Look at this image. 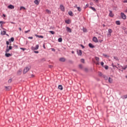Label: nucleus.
Here are the masks:
<instances>
[{"label":"nucleus","instance_id":"nucleus-40","mask_svg":"<svg viewBox=\"0 0 127 127\" xmlns=\"http://www.w3.org/2000/svg\"><path fill=\"white\" fill-rule=\"evenodd\" d=\"M112 65L113 67H114V68H115H115H118V67H117V66L114 65V64H112Z\"/></svg>","mask_w":127,"mask_h":127},{"label":"nucleus","instance_id":"nucleus-19","mask_svg":"<svg viewBox=\"0 0 127 127\" xmlns=\"http://www.w3.org/2000/svg\"><path fill=\"white\" fill-rule=\"evenodd\" d=\"M5 88L6 89L7 91H9L10 90V89H11V87L10 86H8V87H5Z\"/></svg>","mask_w":127,"mask_h":127},{"label":"nucleus","instance_id":"nucleus-43","mask_svg":"<svg viewBox=\"0 0 127 127\" xmlns=\"http://www.w3.org/2000/svg\"><path fill=\"white\" fill-rule=\"evenodd\" d=\"M28 39H33V37H29Z\"/></svg>","mask_w":127,"mask_h":127},{"label":"nucleus","instance_id":"nucleus-12","mask_svg":"<svg viewBox=\"0 0 127 127\" xmlns=\"http://www.w3.org/2000/svg\"><path fill=\"white\" fill-rule=\"evenodd\" d=\"M108 32L109 33V34H108V35H109V36H111V33H112L113 32V30H112L111 29H109L108 30Z\"/></svg>","mask_w":127,"mask_h":127},{"label":"nucleus","instance_id":"nucleus-60","mask_svg":"<svg viewBox=\"0 0 127 127\" xmlns=\"http://www.w3.org/2000/svg\"><path fill=\"white\" fill-rule=\"evenodd\" d=\"M2 22H2V21H0V24H1V23H2Z\"/></svg>","mask_w":127,"mask_h":127},{"label":"nucleus","instance_id":"nucleus-42","mask_svg":"<svg viewBox=\"0 0 127 127\" xmlns=\"http://www.w3.org/2000/svg\"><path fill=\"white\" fill-rule=\"evenodd\" d=\"M43 47L44 48V49H46V47H45V44H43Z\"/></svg>","mask_w":127,"mask_h":127},{"label":"nucleus","instance_id":"nucleus-23","mask_svg":"<svg viewBox=\"0 0 127 127\" xmlns=\"http://www.w3.org/2000/svg\"><path fill=\"white\" fill-rule=\"evenodd\" d=\"M116 23L117 25H121V22L120 21H116Z\"/></svg>","mask_w":127,"mask_h":127},{"label":"nucleus","instance_id":"nucleus-2","mask_svg":"<svg viewBox=\"0 0 127 127\" xmlns=\"http://www.w3.org/2000/svg\"><path fill=\"white\" fill-rule=\"evenodd\" d=\"M30 70V68L28 67H26L23 70V74H26L27 73V71Z\"/></svg>","mask_w":127,"mask_h":127},{"label":"nucleus","instance_id":"nucleus-5","mask_svg":"<svg viewBox=\"0 0 127 127\" xmlns=\"http://www.w3.org/2000/svg\"><path fill=\"white\" fill-rule=\"evenodd\" d=\"M60 8L62 11H65V7L63 5H61L60 6Z\"/></svg>","mask_w":127,"mask_h":127},{"label":"nucleus","instance_id":"nucleus-52","mask_svg":"<svg viewBox=\"0 0 127 127\" xmlns=\"http://www.w3.org/2000/svg\"><path fill=\"white\" fill-rule=\"evenodd\" d=\"M94 0V1H95L96 2H98V1H99V0Z\"/></svg>","mask_w":127,"mask_h":127},{"label":"nucleus","instance_id":"nucleus-27","mask_svg":"<svg viewBox=\"0 0 127 127\" xmlns=\"http://www.w3.org/2000/svg\"><path fill=\"white\" fill-rule=\"evenodd\" d=\"M122 99H127V94L122 97Z\"/></svg>","mask_w":127,"mask_h":127},{"label":"nucleus","instance_id":"nucleus-63","mask_svg":"<svg viewBox=\"0 0 127 127\" xmlns=\"http://www.w3.org/2000/svg\"><path fill=\"white\" fill-rule=\"evenodd\" d=\"M125 33H126V34H127V31H126Z\"/></svg>","mask_w":127,"mask_h":127},{"label":"nucleus","instance_id":"nucleus-16","mask_svg":"<svg viewBox=\"0 0 127 127\" xmlns=\"http://www.w3.org/2000/svg\"><path fill=\"white\" fill-rule=\"evenodd\" d=\"M58 88L59 90H63V87L61 85H59Z\"/></svg>","mask_w":127,"mask_h":127},{"label":"nucleus","instance_id":"nucleus-18","mask_svg":"<svg viewBox=\"0 0 127 127\" xmlns=\"http://www.w3.org/2000/svg\"><path fill=\"white\" fill-rule=\"evenodd\" d=\"M68 14L69 15H70V16H73V12L70 11L68 12Z\"/></svg>","mask_w":127,"mask_h":127},{"label":"nucleus","instance_id":"nucleus-56","mask_svg":"<svg viewBox=\"0 0 127 127\" xmlns=\"http://www.w3.org/2000/svg\"><path fill=\"white\" fill-rule=\"evenodd\" d=\"M19 30H20V31H21V28H19Z\"/></svg>","mask_w":127,"mask_h":127},{"label":"nucleus","instance_id":"nucleus-51","mask_svg":"<svg viewBox=\"0 0 127 127\" xmlns=\"http://www.w3.org/2000/svg\"><path fill=\"white\" fill-rule=\"evenodd\" d=\"M99 76H102V73L101 72H100L99 73Z\"/></svg>","mask_w":127,"mask_h":127},{"label":"nucleus","instance_id":"nucleus-22","mask_svg":"<svg viewBox=\"0 0 127 127\" xmlns=\"http://www.w3.org/2000/svg\"><path fill=\"white\" fill-rule=\"evenodd\" d=\"M35 36L36 37H38L39 38H44L43 36H39V35H35Z\"/></svg>","mask_w":127,"mask_h":127},{"label":"nucleus","instance_id":"nucleus-59","mask_svg":"<svg viewBox=\"0 0 127 127\" xmlns=\"http://www.w3.org/2000/svg\"><path fill=\"white\" fill-rule=\"evenodd\" d=\"M103 27H105L106 26V25L103 24Z\"/></svg>","mask_w":127,"mask_h":127},{"label":"nucleus","instance_id":"nucleus-57","mask_svg":"<svg viewBox=\"0 0 127 127\" xmlns=\"http://www.w3.org/2000/svg\"><path fill=\"white\" fill-rule=\"evenodd\" d=\"M99 42H103V40L99 41Z\"/></svg>","mask_w":127,"mask_h":127},{"label":"nucleus","instance_id":"nucleus-25","mask_svg":"<svg viewBox=\"0 0 127 127\" xmlns=\"http://www.w3.org/2000/svg\"><path fill=\"white\" fill-rule=\"evenodd\" d=\"M65 23H67V24H69L70 23V20H66L65 21Z\"/></svg>","mask_w":127,"mask_h":127},{"label":"nucleus","instance_id":"nucleus-54","mask_svg":"<svg viewBox=\"0 0 127 127\" xmlns=\"http://www.w3.org/2000/svg\"><path fill=\"white\" fill-rule=\"evenodd\" d=\"M52 51H54V52H55V50L54 49H52Z\"/></svg>","mask_w":127,"mask_h":127},{"label":"nucleus","instance_id":"nucleus-10","mask_svg":"<svg viewBox=\"0 0 127 127\" xmlns=\"http://www.w3.org/2000/svg\"><path fill=\"white\" fill-rule=\"evenodd\" d=\"M66 28L67 32H72V30L69 27H66Z\"/></svg>","mask_w":127,"mask_h":127},{"label":"nucleus","instance_id":"nucleus-1","mask_svg":"<svg viewBox=\"0 0 127 127\" xmlns=\"http://www.w3.org/2000/svg\"><path fill=\"white\" fill-rule=\"evenodd\" d=\"M9 44V42L8 41L6 42V49L5 51V53H7L8 52H9V50H11L12 49V47L11 46H9L8 47V45Z\"/></svg>","mask_w":127,"mask_h":127},{"label":"nucleus","instance_id":"nucleus-55","mask_svg":"<svg viewBox=\"0 0 127 127\" xmlns=\"http://www.w3.org/2000/svg\"><path fill=\"white\" fill-rule=\"evenodd\" d=\"M49 67H50V68H52V67H53V66H52V65H49Z\"/></svg>","mask_w":127,"mask_h":127},{"label":"nucleus","instance_id":"nucleus-50","mask_svg":"<svg viewBox=\"0 0 127 127\" xmlns=\"http://www.w3.org/2000/svg\"><path fill=\"white\" fill-rule=\"evenodd\" d=\"M80 46L81 47H82L83 49L85 48V47H84V46H83V45H80Z\"/></svg>","mask_w":127,"mask_h":127},{"label":"nucleus","instance_id":"nucleus-9","mask_svg":"<svg viewBox=\"0 0 127 127\" xmlns=\"http://www.w3.org/2000/svg\"><path fill=\"white\" fill-rule=\"evenodd\" d=\"M93 41H94V42H98V39L97 38V37H94L93 38Z\"/></svg>","mask_w":127,"mask_h":127},{"label":"nucleus","instance_id":"nucleus-26","mask_svg":"<svg viewBox=\"0 0 127 127\" xmlns=\"http://www.w3.org/2000/svg\"><path fill=\"white\" fill-rule=\"evenodd\" d=\"M90 8H91V9H92V10H93V11H96V8H95L94 7H93L92 6L90 7Z\"/></svg>","mask_w":127,"mask_h":127},{"label":"nucleus","instance_id":"nucleus-11","mask_svg":"<svg viewBox=\"0 0 127 127\" xmlns=\"http://www.w3.org/2000/svg\"><path fill=\"white\" fill-rule=\"evenodd\" d=\"M34 2H35V3L36 4L38 5V4H39V3L40 2V0H35L34 1Z\"/></svg>","mask_w":127,"mask_h":127},{"label":"nucleus","instance_id":"nucleus-14","mask_svg":"<svg viewBox=\"0 0 127 127\" xmlns=\"http://www.w3.org/2000/svg\"><path fill=\"white\" fill-rule=\"evenodd\" d=\"M5 56L6 57H10V56H11V54H10L9 53H6L5 54Z\"/></svg>","mask_w":127,"mask_h":127},{"label":"nucleus","instance_id":"nucleus-48","mask_svg":"<svg viewBox=\"0 0 127 127\" xmlns=\"http://www.w3.org/2000/svg\"><path fill=\"white\" fill-rule=\"evenodd\" d=\"M84 32H87V30L86 29H83Z\"/></svg>","mask_w":127,"mask_h":127},{"label":"nucleus","instance_id":"nucleus-24","mask_svg":"<svg viewBox=\"0 0 127 127\" xmlns=\"http://www.w3.org/2000/svg\"><path fill=\"white\" fill-rule=\"evenodd\" d=\"M46 11L47 13H49V14L51 13V11L48 10V9H47L46 10Z\"/></svg>","mask_w":127,"mask_h":127},{"label":"nucleus","instance_id":"nucleus-58","mask_svg":"<svg viewBox=\"0 0 127 127\" xmlns=\"http://www.w3.org/2000/svg\"><path fill=\"white\" fill-rule=\"evenodd\" d=\"M79 67H80V68H82V65L80 64V65H79Z\"/></svg>","mask_w":127,"mask_h":127},{"label":"nucleus","instance_id":"nucleus-28","mask_svg":"<svg viewBox=\"0 0 127 127\" xmlns=\"http://www.w3.org/2000/svg\"><path fill=\"white\" fill-rule=\"evenodd\" d=\"M95 60H96V61H97V62H99V60H100V58H99V57H95Z\"/></svg>","mask_w":127,"mask_h":127},{"label":"nucleus","instance_id":"nucleus-37","mask_svg":"<svg viewBox=\"0 0 127 127\" xmlns=\"http://www.w3.org/2000/svg\"><path fill=\"white\" fill-rule=\"evenodd\" d=\"M17 73L18 74V75H20V74H21V70H18Z\"/></svg>","mask_w":127,"mask_h":127},{"label":"nucleus","instance_id":"nucleus-39","mask_svg":"<svg viewBox=\"0 0 127 127\" xmlns=\"http://www.w3.org/2000/svg\"><path fill=\"white\" fill-rule=\"evenodd\" d=\"M105 68L106 70H108L109 69V66L108 65H106L105 66Z\"/></svg>","mask_w":127,"mask_h":127},{"label":"nucleus","instance_id":"nucleus-21","mask_svg":"<svg viewBox=\"0 0 127 127\" xmlns=\"http://www.w3.org/2000/svg\"><path fill=\"white\" fill-rule=\"evenodd\" d=\"M5 33H6V32L5 31H3L1 32V34L2 35H5Z\"/></svg>","mask_w":127,"mask_h":127},{"label":"nucleus","instance_id":"nucleus-15","mask_svg":"<svg viewBox=\"0 0 127 127\" xmlns=\"http://www.w3.org/2000/svg\"><path fill=\"white\" fill-rule=\"evenodd\" d=\"M89 47H90V48H95V46H94V45H93L91 43L89 44Z\"/></svg>","mask_w":127,"mask_h":127},{"label":"nucleus","instance_id":"nucleus-4","mask_svg":"<svg viewBox=\"0 0 127 127\" xmlns=\"http://www.w3.org/2000/svg\"><path fill=\"white\" fill-rule=\"evenodd\" d=\"M121 15L122 18H123V19H127V15H126V14H125L124 13L121 12Z\"/></svg>","mask_w":127,"mask_h":127},{"label":"nucleus","instance_id":"nucleus-61","mask_svg":"<svg viewBox=\"0 0 127 127\" xmlns=\"http://www.w3.org/2000/svg\"><path fill=\"white\" fill-rule=\"evenodd\" d=\"M3 16H4V17H5V15L4 14H3Z\"/></svg>","mask_w":127,"mask_h":127},{"label":"nucleus","instance_id":"nucleus-17","mask_svg":"<svg viewBox=\"0 0 127 127\" xmlns=\"http://www.w3.org/2000/svg\"><path fill=\"white\" fill-rule=\"evenodd\" d=\"M113 79L112 78H111V77L109 78V83H113Z\"/></svg>","mask_w":127,"mask_h":127},{"label":"nucleus","instance_id":"nucleus-6","mask_svg":"<svg viewBox=\"0 0 127 127\" xmlns=\"http://www.w3.org/2000/svg\"><path fill=\"white\" fill-rule=\"evenodd\" d=\"M109 16H110V17H113L114 16V13H113V11L111 10H109Z\"/></svg>","mask_w":127,"mask_h":127},{"label":"nucleus","instance_id":"nucleus-33","mask_svg":"<svg viewBox=\"0 0 127 127\" xmlns=\"http://www.w3.org/2000/svg\"><path fill=\"white\" fill-rule=\"evenodd\" d=\"M22 9H26L25 7H24V6H21L20 8V10H21Z\"/></svg>","mask_w":127,"mask_h":127},{"label":"nucleus","instance_id":"nucleus-49","mask_svg":"<svg viewBox=\"0 0 127 127\" xmlns=\"http://www.w3.org/2000/svg\"><path fill=\"white\" fill-rule=\"evenodd\" d=\"M34 53H37V54H38V53H39V52H38V51H34Z\"/></svg>","mask_w":127,"mask_h":127},{"label":"nucleus","instance_id":"nucleus-62","mask_svg":"<svg viewBox=\"0 0 127 127\" xmlns=\"http://www.w3.org/2000/svg\"><path fill=\"white\" fill-rule=\"evenodd\" d=\"M74 7H76L77 8V7H78V6H77V5H75Z\"/></svg>","mask_w":127,"mask_h":127},{"label":"nucleus","instance_id":"nucleus-53","mask_svg":"<svg viewBox=\"0 0 127 127\" xmlns=\"http://www.w3.org/2000/svg\"><path fill=\"white\" fill-rule=\"evenodd\" d=\"M31 77H32V78H33V77H34V74H32V75H31Z\"/></svg>","mask_w":127,"mask_h":127},{"label":"nucleus","instance_id":"nucleus-41","mask_svg":"<svg viewBox=\"0 0 127 127\" xmlns=\"http://www.w3.org/2000/svg\"><path fill=\"white\" fill-rule=\"evenodd\" d=\"M12 81V80H11V79H9V80H8V82L9 83H11Z\"/></svg>","mask_w":127,"mask_h":127},{"label":"nucleus","instance_id":"nucleus-31","mask_svg":"<svg viewBox=\"0 0 127 127\" xmlns=\"http://www.w3.org/2000/svg\"><path fill=\"white\" fill-rule=\"evenodd\" d=\"M103 78L105 79V80H108V76L106 75H103Z\"/></svg>","mask_w":127,"mask_h":127},{"label":"nucleus","instance_id":"nucleus-32","mask_svg":"<svg viewBox=\"0 0 127 127\" xmlns=\"http://www.w3.org/2000/svg\"><path fill=\"white\" fill-rule=\"evenodd\" d=\"M59 42H62V38H59L58 39Z\"/></svg>","mask_w":127,"mask_h":127},{"label":"nucleus","instance_id":"nucleus-34","mask_svg":"<svg viewBox=\"0 0 127 127\" xmlns=\"http://www.w3.org/2000/svg\"><path fill=\"white\" fill-rule=\"evenodd\" d=\"M76 8H77V10L78 11H81V8L80 7H76Z\"/></svg>","mask_w":127,"mask_h":127},{"label":"nucleus","instance_id":"nucleus-8","mask_svg":"<svg viewBox=\"0 0 127 127\" xmlns=\"http://www.w3.org/2000/svg\"><path fill=\"white\" fill-rule=\"evenodd\" d=\"M77 54L78 55H79L80 56H81V55H82V51L80 50H79L77 51Z\"/></svg>","mask_w":127,"mask_h":127},{"label":"nucleus","instance_id":"nucleus-7","mask_svg":"<svg viewBox=\"0 0 127 127\" xmlns=\"http://www.w3.org/2000/svg\"><path fill=\"white\" fill-rule=\"evenodd\" d=\"M8 8H10V9H13V8H14V6L13 5L10 4L8 6Z\"/></svg>","mask_w":127,"mask_h":127},{"label":"nucleus","instance_id":"nucleus-35","mask_svg":"<svg viewBox=\"0 0 127 127\" xmlns=\"http://www.w3.org/2000/svg\"><path fill=\"white\" fill-rule=\"evenodd\" d=\"M80 61L82 63H85V60L83 59H81Z\"/></svg>","mask_w":127,"mask_h":127},{"label":"nucleus","instance_id":"nucleus-29","mask_svg":"<svg viewBox=\"0 0 127 127\" xmlns=\"http://www.w3.org/2000/svg\"><path fill=\"white\" fill-rule=\"evenodd\" d=\"M49 32L50 33H51V34H55V32L53 31H50Z\"/></svg>","mask_w":127,"mask_h":127},{"label":"nucleus","instance_id":"nucleus-36","mask_svg":"<svg viewBox=\"0 0 127 127\" xmlns=\"http://www.w3.org/2000/svg\"><path fill=\"white\" fill-rule=\"evenodd\" d=\"M10 40L12 42H13L14 41V38L13 37L11 38Z\"/></svg>","mask_w":127,"mask_h":127},{"label":"nucleus","instance_id":"nucleus-45","mask_svg":"<svg viewBox=\"0 0 127 127\" xmlns=\"http://www.w3.org/2000/svg\"><path fill=\"white\" fill-rule=\"evenodd\" d=\"M103 56H104V57H108V55H107L103 54Z\"/></svg>","mask_w":127,"mask_h":127},{"label":"nucleus","instance_id":"nucleus-47","mask_svg":"<svg viewBox=\"0 0 127 127\" xmlns=\"http://www.w3.org/2000/svg\"><path fill=\"white\" fill-rule=\"evenodd\" d=\"M21 49L23 51H24L25 50V48H21Z\"/></svg>","mask_w":127,"mask_h":127},{"label":"nucleus","instance_id":"nucleus-44","mask_svg":"<svg viewBox=\"0 0 127 127\" xmlns=\"http://www.w3.org/2000/svg\"><path fill=\"white\" fill-rule=\"evenodd\" d=\"M101 65H102V66H104V62H102L101 63Z\"/></svg>","mask_w":127,"mask_h":127},{"label":"nucleus","instance_id":"nucleus-13","mask_svg":"<svg viewBox=\"0 0 127 127\" xmlns=\"http://www.w3.org/2000/svg\"><path fill=\"white\" fill-rule=\"evenodd\" d=\"M65 60H66L64 58H62L60 59V61H61V62H65Z\"/></svg>","mask_w":127,"mask_h":127},{"label":"nucleus","instance_id":"nucleus-20","mask_svg":"<svg viewBox=\"0 0 127 127\" xmlns=\"http://www.w3.org/2000/svg\"><path fill=\"white\" fill-rule=\"evenodd\" d=\"M114 59H115L116 61H119V58H118L117 57L114 56Z\"/></svg>","mask_w":127,"mask_h":127},{"label":"nucleus","instance_id":"nucleus-30","mask_svg":"<svg viewBox=\"0 0 127 127\" xmlns=\"http://www.w3.org/2000/svg\"><path fill=\"white\" fill-rule=\"evenodd\" d=\"M122 67L123 70H126V69H127V65H126L124 67L122 66Z\"/></svg>","mask_w":127,"mask_h":127},{"label":"nucleus","instance_id":"nucleus-38","mask_svg":"<svg viewBox=\"0 0 127 127\" xmlns=\"http://www.w3.org/2000/svg\"><path fill=\"white\" fill-rule=\"evenodd\" d=\"M28 32H30V30H28L27 31H25V33H28Z\"/></svg>","mask_w":127,"mask_h":127},{"label":"nucleus","instance_id":"nucleus-3","mask_svg":"<svg viewBox=\"0 0 127 127\" xmlns=\"http://www.w3.org/2000/svg\"><path fill=\"white\" fill-rule=\"evenodd\" d=\"M39 48V45H36L35 47H31L32 50H38Z\"/></svg>","mask_w":127,"mask_h":127},{"label":"nucleus","instance_id":"nucleus-64","mask_svg":"<svg viewBox=\"0 0 127 127\" xmlns=\"http://www.w3.org/2000/svg\"><path fill=\"white\" fill-rule=\"evenodd\" d=\"M126 78L127 79V75L126 76Z\"/></svg>","mask_w":127,"mask_h":127},{"label":"nucleus","instance_id":"nucleus-46","mask_svg":"<svg viewBox=\"0 0 127 127\" xmlns=\"http://www.w3.org/2000/svg\"><path fill=\"white\" fill-rule=\"evenodd\" d=\"M123 2H124L125 3H127V0H125L123 1Z\"/></svg>","mask_w":127,"mask_h":127}]
</instances>
